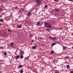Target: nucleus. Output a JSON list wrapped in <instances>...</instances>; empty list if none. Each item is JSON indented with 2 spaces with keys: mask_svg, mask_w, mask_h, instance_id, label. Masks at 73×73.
I'll use <instances>...</instances> for the list:
<instances>
[{
  "mask_svg": "<svg viewBox=\"0 0 73 73\" xmlns=\"http://www.w3.org/2000/svg\"><path fill=\"white\" fill-rule=\"evenodd\" d=\"M44 25L45 27L47 28H50L52 27V25L50 24H49L46 22H44Z\"/></svg>",
  "mask_w": 73,
  "mask_h": 73,
  "instance_id": "nucleus-1",
  "label": "nucleus"
},
{
  "mask_svg": "<svg viewBox=\"0 0 73 73\" xmlns=\"http://www.w3.org/2000/svg\"><path fill=\"white\" fill-rule=\"evenodd\" d=\"M35 1L38 4V5H40L41 4V2L42 1V0H35Z\"/></svg>",
  "mask_w": 73,
  "mask_h": 73,
  "instance_id": "nucleus-2",
  "label": "nucleus"
},
{
  "mask_svg": "<svg viewBox=\"0 0 73 73\" xmlns=\"http://www.w3.org/2000/svg\"><path fill=\"white\" fill-rule=\"evenodd\" d=\"M49 38L50 39V40H56V38L55 37L51 36H49Z\"/></svg>",
  "mask_w": 73,
  "mask_h": 73,
  "instance_id": "nucleus-3",
  "label": "nucleus"
},
{
  "mask_svg": "<svg viewBox=\"0 0 73 73\" xmlns=\"http://www.w3.org/2000/svg\"><path fill=\"white\" fill-rule=\"evenodd\" d=\"M23 11H24V9H19V13H22V12H23Z\"/></svg>",
  "mask_w": 73,
  "mask_h": 73,
  "instance_id": "nucleus-4",
  "label": "nucleus"
},
{
  "mask_svg": "<svg viewBox=\"0 0 73 73\" xmlns=\"http://www.w3.org/2000/svg\"><path fill=\"white\" fill-rule=\"evenodd\" d=\"M53 62L54 63V64H56L58 62V61L56 60H53Z\"/></svg>",
  "mask_w": 73,
  "mask_h": 73,
  "instance_id": "nucleus-5",
  "label": "nucleus"
},
{
  "mask_svg": "<svg viewBox=\"0 0 73 73\" xmlns=\"http://www.w3.org/2000/svg\"><path fill=\"white\" fill-rule=\"evenodd\" d=\"M24 54V50H22L20 52V54Z\"/></svg>",
  "mask_w": 73,
  "mask_h": 73,
  "instance_id": "nucleus-6",
  "label": "nucleus"
},
{
  "mask_svg": "<svg viewBox=\"0 0 73 73\" xmlns=\"http://www.w3.org/2000/svg\"><path fill=\"white\" fill-rule=\"evenodd\" d=\"M36 48H37V46L35 45L32 47V49L35 50V49H36Z\"/></svg>",
  "mask_w": 73,
  "mask_h": 73,
  "instance_id": "nucleus-7",
  "label": "nucleus"
},
{
  "mask_svg": "<svg viewBox=\"0 0 73 73\" xmlns=\"http://www.w3.org/2000/svg\"><path fill=\"white\" fill-rule=\"evenodd\" d=\"M54 11H55V12H58L60 11V10L59 9H57V8H56Z\"/></svg>",
  "mask_w": 73,
  "mask_h": 73,
  "instance_id": "nucleus-8",
  "label": "nucleus"
},
{
  "mask_svg": "<svg viewBox=\"0 0 73 73\" xmlns=\"http://www.w3.org/2000/svg\"><path fill=\"white\" fill-rule=\"evenodd\" d=\"M22 26V25L21 24L20 25H18L17 26V28H21V27Z\"/></svg>",
  "mask_w": 73,
  "mask_h": 73,
  "instance_id": "nucleus-9",
  "label": "nucleus"
},
{
  "mask_svg": "<svg viewBox=\"0 0 73 73\" xmlns=\"http://www.w3.org/2000/svg\"><path fill=\"white\" fill-rule=\"evenodd\" d=\"M19 58H20V56L19 55H17L15 57L16 59H19Z\"/></svg>",
  "mask_w": 73,
  "mask_h": 73,
  "instance_id": "nucleus-10",
  "label": "nucleus"
},
{
  "mask_svg": "<svg viewBox=\"0 0 73 73\" xmlns=\"http://www.w3.org/2000/svg\"><path fill=\"white\" fill-rule=\"evenodd\" d=\"M65 59H70V58L69 56H66L65 57Z\"/></svg>",
  "mask_w": 73,
  "mask_h": 73,
  "instance_id": "nucleus-11",
  "label": "nucleus"
},
{
  "mask_svg": "<svg viewBox=\"0 0 73 73\" xmlns=\"http://www.w3.org/2000/svg\"><path fill=\"white\" fill-rule=\"evenodd\" d=\"M31 13L29 12L27 14V16H30V15H31Z\"/></svg>",
  "mask_w": 73,
  "mask_h": 73,
  "instance_id": "nucleus-12",
  "label": "nucleus"
},
{
  "mask_svg": "<svg viewBox=\"0 0 73 73\" xmlns=\"http://www.w3.org/2000/svg\"><path fill=\"white\" fill-rule=\"evenodd\" d=\"M40 24V22L39 21L37 22V25H39Z\"/></svg>",
  "mask_w": 73,
  "mask_h": 73,
  "instance_id": "nucleus-13",
  "label": "nucleus"
},
{
  "mask_svg": "<svg viewBox=\"0 0 73 73\" xmlns=\"http://www.w3.org/2000/svg\"><path fill=\"white\" fill-rule=\"evenodd\" d=\"M11 46H13L14 45V43H13V42H11Z\"/></svg>",
  "mask_w": 73,
  "mask_h": 73,
  "instance_id": "nucleus-14",
  "label": "nucleus"
},
{
  "mask_svg": "<svg viewBox=\"0 0 73 73\" xmlns=\"http://www.w3.org/2000/svg\"><path fill=\"white\" fill-rule=\"evenodd\" d=\"M22 67H23V66L22 65H20L18 66V67L19 68H22Z\"/></svg>",
  "mask_w": 73,
  "mask_h": 73,
  "instance_id": "nucleus-15",
  "label": "nucleus"
},
{
  "mask_svg": "<svg viewBox=\"0 0 73 73\" xmlns=\"http://www.w3.org/2000/svg\"><path fill=\"white\" fill-rule=\"evenodd\" d=\"M63 49H65V50H66V46H64V47H63Z\"/></svg>",
  "mask_w": 73,
  "mask_h": 73,
  "instance_id": "nucleus-16",
  "label": "nucleus"
},
{
  "mask_svg": "<svg viewBox=\"0 0 73 73\" xmlns=\"http://www.w3.org/2000/svg\"><path fill=\"white\" fill-rule=\"evenodd\" d=\"M3 54L4 55H5V56L7 55V52H5L4 53H3Z\"/></svg>",
  "mask_w": 73,
  "mask_h": 73,
  "instance_id": "nucleus-17",
  "label": "nucleus"
},
{
  "mask_svg": "<svg viewBox=\"0 0 73 73\" xmlns=\"http://www.w3.org/2000/svg\"><path fill=\"white\" fill-rule=\"evenodd\" d=\"M3 19H0V22H3Z\"/></svg>",
  "mask_w": 73,
  "mask_h": 73,
  "instance_id": "nucleus-18",
  "label": "nucleus"
},
{
  "mask_svg": "<svg viewBox=\"0 0 73 73\" xmlns=\"http://www.w3.org/2000/svg\"><path fill=\"white\" fill-rule=\"evenodd\" d=\"M23 72H24V70H21L20 71L21 73H23Z\"/></svg>",
  "mask_w": 73,
  "mask_h": 73,
  "instance_id": "nucleus-19",
  "label": "nucleus"
},
{
  "mask_svg": "<svg viewBox=\"0 0 73 73\" xmlns=\"http://www.w3.org/2000/svg\"><path fill=\"white\" fill-rule=\"evenodd\" d=\"M56 43H53L52 44V46H54V45H56Z\"/></svg>",
  "mask_w": 73,
  "mask_h": 73,
  "instance_id": "nucleus-20",
  "label": "nucleus"
},
{
  "mask_svg": "<svg viewBox=\"0 0 73 73\" xmlns=\"http://www.w3.org/2000/svg\"><path fill=\"white\" fill-rule=\"evenodd\" d=\"M21 58L22 59L23 58V55H21L20 56Z\"/></svg>",
  "mask_w": 73,
  "mask_h": 73,
  "instance_id": "nucleus-21",
  "label": "nucleus"
},
{
  "mask_svg": "<svg viewBox=\"0 0 73 73\" xmlns=\"http://www.w3.org/2000/svg\"><path fill=\"white\" fill-rule=\"evenodd\" d=\"M70 67V66L69 65H67V68H69Z\"/></svg>",
  "mask_w": 73,
  "mask_h": 73,
  "instance_id": "nucleus-22",
  "label": "nucleus"
},
{
  "mask_svg": "<svg viewBox=\"0 0 73 73\" xmlns=\"http://www.w3.org/2000/svg\"><path fill=\"white\" fill-rule=\"evenodd\" d=\"M51 53V54H53L54 53V51H51L50 52Z\"/></svg>",
  "mask_w": 73,
  "mask_h": 73,
  "instance_id": "nucleus-23",
  "label": "nucleus"
},
{
  "mask_svg": "<svg viewBox=\"0 0 73 73\" xmlns=\"http://www.w3.org/2000/svg\"><path fill=\"white\" fill-rule=\"evenodd\" d=\"M46 30L48 31L49 32V31L50 29H46Z\"/></svg>",
  "mask_w": 73,
  "mask_h": 73,
  "instance_id": "nucleus-24",
  "label": "nucleus"
},
{
  "mask_svg": "<svg viewBox=\"0 0 73 73\" xmlns=\"http://www.w3.org/2000/svg\"><path fill=\"white\" fill-rule=\"evenodd\" d=\"M44 8H48V7L47 6V5H46L44 6Z\"/></svg>",
  "mask_w": 73,
  "mask_h": 73,
  "instance_id": "nucleus-25",
  "label": "nucleus"
},
{
  "mask_svg": "<svg viewBox=\"0 0 73 73\" xmlns=\"http://www.w3.org/2000/svg\"><path fill=\"white\" fill-rule=\"evenodd\" d=\"M14 8L15 9H17L18 8V7H15Z\"/></svg>",
  "mask_w": 73,
  "mask_h": 73,
  "instance_id": "nucleus-26",
  "label": "nucleus"
},
{
  "mask_svg": "<svg viewBox=\"0 0 73 73\" xmlns=\"http://www.w3.org/2000/svg\"><path fill=\"white\" fill-rule=\"evenodd\" d=\"M8 32H11V29H9L8 30Z\"/></svg>",
  "mask_w": 73,
  "mask_h": 73,
  "instance_id": "nucleus-27",
  "label": "nucleus"
},
{
  "mask_svg": "<svg viewBox=\"0 0 73 73\" xmlns=\"http://www.w3.org/2000/svg\"><path fill=\"white\" fill-rule=\"evenodd\" d=\"M54 73H59V72L56 71Z\"/></svg>",
  "mask_w": 73,
  "mask_h": 73,
  "instance_id": "nucleus-28",
  "label": "nucleus"
},
{
  "mask_svg": "<svg viewBox=\"0 0 73 73\" xmlns=\"http://www.w3.org/2000/svg\"><path fill=\"white\" fill-rule=\"evenodd\" d=\"M70 73H73V71L72 70L70 71Z\"/></svg>",
  "mask_w": 73,
  "mask_h": 73,
  "instance_id": "nucleus-29",
  "label": "nucleus"
},
{
  "mask_svg": "<svg viewBox=\"0 0 73 73\" xmlns=\"http://www.w3.org/2000/svg\"><path fill=\"white\" fill-rule=\"evenodd\" d=\"M40 39H41V40H42V39H43V38H42V37H40Z\"/></svg>",
  "mask_w": 73,
  "mask_h": 73,
  "instance_id": "nucleus-30",
  "label": "nucleus"
},
{
  "mask_svg": "<svg viewBox=\"0 0 73 73\" xmlns=\"http://www.w3.org/2000/svg\"><path fill=\"white\" fill-rule=\"evenodd\" d=\"M29 36H30V37H32V35L30 34Z\"/></svg>",
  "mask_w": 73,
  "mask_h": 73,
  "instance_id": "nucleus-31",
  "label": "nucleus"
},
{
  "mask_svg": "<svg viewBox=\"0 0 73 73\" xmlns=\"http://www.w3.org/2000/svg\"><path fill=\"white\" fill-rule=\"evenodd\" d=\"M32 42H34V41L33 40H32Z\"/></svg>",
  "mask_w": 73,
  "mask_h": 73,
  "instance_id": "nucleus-32",
  "label": "nucleus"
},
{
  "mask_svg": "<svg viewBox=\"0 0 73 73\" xmlns=\"http://www.w3.org/2000/svg\"><path fill=\"white\" fill-rule=\"evenodd\" d=\"M20 16H19V19H20Z\"/></svg>",
  "mask_w": 73,
  "mask_h": 73,
  "instance_id": "nucleus-33",
  "label": "nucleus"
},
{
  "mask_svg": "<svg viewBox=\"0 0 73 73\" xmlns=\"http://www.w3.org/2000/svg\"><path fill=\"white\" fill-rule=\"evenodd\" d=\"M1 8H0V11H1Z\"/></svg>",
  "mask_w": 73,
  "mask_h": 73,
  "instance_id": "nucleus-34",
  "label": "nucleus"
},
{
  "mask_svg": "<svg viewBox=\"0 0 73 73\" xmlns=\"http://www.w3.org/2000/svg\"><path fill=\"white\" fill-rule=\"evenodd\" d=\"M54 0L55 1H57V0Z\"/></svg>",
  "mask_w": 73,
  "mask_h": 73,
  "instance_id": "nucleus-35",
  "label": "nucleus"
},
{
  "mask_svg": "<svg viewBox=\"0 0 73 73\" xmlns=\"http://www.w3.org/2000/svg\"><path fill=\"white\" fill-rule=\"evenodd\" d=\"M0 48H2V47H0Z\"/></svg>",
  "mask_w": 73,
  "mask_h": 73,
  "instance_id": "nucleus-36",
  "label": "nucleus"
},
{
  "mask_svg": "<svg viewBox=\"0 0 73 73\" xmlns=\"http://www.w3.org/2000/svg\"><path fill=\"white\" fill-rule=\"evenodd\" d=\"M0 25H1V23H0Z\"/></svg>",
  "mask_w": 73,
  "mask_h": 73,
  "instance_id": "nucleus-37",
  "label": "nucleus"
},
{
  "mask_svg": "<svg viewBox=\"0 0 73 73\" xmlns=\"http://www.w3.org/2000/svg\"><path fill=\"white\" fill-rule=\"evenodd\" d=\"M0 73H1V71H0Z\"/></svg>",
  "mask_w": 73,
  "mask_h": 73,
  "instance_id": "nucleus-38",
  "label": "nucleus"
},
{
  "mask_svg": "<svg viewBox=\"0 0 73 73\" xmlns=\"http://www.w3.org/2000/svg\"><path fill=\"white\" fill-rule=\"evenodd\" d=\"M55 68H56V67H55Z\"/></svg>",
  "mask_w": 73,
  "mask_h": 73,
  "instance_id": "nucleus-39",
  "label": "nucleus"
},
{
  "mask_svg": "<svg viewBox=\"0 0 73 73\" xmlns=\"http://www.w3.org/2000/svg\"><path fill=\"white\" fill-rule=\"evenodd\" d=\"M18 9H17V11H18Z\"/></svg>",
  "mask_w": 73,
  "mask_h": 73,
  "instance_id": "nucleus-40",
  "label": "nucleus"
}]
</instances>
